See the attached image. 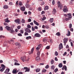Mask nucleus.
I'll return each instance as SVG.
<instances>
[{"label": "nucleus", "instance_id": "1a4fd4ad", "mask_svg": "<svg viewBox=\"0 0 74 74\" xmlns=\"http://www.w3.org/2000/svg\"><path fill=\"white\" fill-rule=\"evenodd\" d=\"M5 28L8 31H9V30L10 31V30L11 29V27L7 26H6Z\"/></svg>", "mask_w": 74, "mask_h": 74}, {"label": "nucleus", "instance_id": "2eb2a0df", "mask_svg": "<svg viewBox=\"0 0 74 74\" xmlns=\"http://www.w3.org/2000/svg\"><path fill=\"white\" fill-rule=\"evenodd\" d=\"M25 31L26 32H28V33H30V32H31V31H30V30L27 28L25 30Z\"/></svg>", "mask_w": 74, "mask_h": 74}, {"label": "nucleus", "instance_id": "a211bd4d", "mask_svg": "<svg viewBox=\"0 0 74 74\" xmlns=\"http://www.w3.org/2000/svg\"><path fill=\"white\" fill-rule=\"evenodd\" d=\"M3 8L4 9H8V5H4L3 7Z\"/></svg>", "mask_w": 74, "mask_h": 74}, {"label": "nucleus", "instance_id": "bb28decb", "mask_svg": "<svg viewBox=\"0 0 74 74\" xmlns=\"http://www.w3.org/2000/svg\"><path fill=\"white\" fill-rule=\"evenodd\" d=\"M56 35L58 36H60V33L59 32H57L56 34Z\"/></svg>", "mask_w": 74, "mask_h": 74}, {"label": "nucleus", "instance_id": "4be33fe9", "mask_svg": "<svg viewBox=\"0 0 74 74\" xmlns=\"http://www.w3.org/2000/svg\"><path fill=\"white\" fill-rule=\"evenodd\" d=\"M15 45H18L19 47H21V44L18 42H16L15 43Z\"/></svg>", "mask_w": 74, "mask_h": 74}, {"label": "nucleus", "instance_id": "aec40b11", "mask_svg": "<svg viewBox=\"0 0 74 74\" xmlns=\"http://www.w3.org/2000/svg\"><path fill=\"white\" fill-rule=\"evenodd\" d=\"M70 34H71V33H70V31H69L68 32V33H67L66 34V36H70Z\"/></svg>", "mask_w": 74, "mask_h": 74}, {"label": "nucleus", "instance_id": "49530a36", "mask_svg": "<svg viewBox=\"0 0 74 74\" xmlns=\"http://www.w3.org/2000/svg\"><path fill=\"white\" fill-rule=\"evenodd\" d=\"M23 30H20V33L21 34H23Z\"/></svg>", "mask_w": 74, "mask_h": 74}, {"label": "nucleus", "instance_id": "864d4df0", "mask_svg": "<svg viewBox=\"0 0 74 74\" xmlns=\"http://www.w3.org/2000/svg\"><path fill=\"white\" fill-rule=\"evenodd\" d=\"M9 5H13V3H12V2H10L9 3Z\"/></svg>", "mask_w": 74, "mask_h": 74}, {"label": "nucleus", "instance_id": "774afa93", "mask_svg": "<svg viewBox=\"0 0 74 74\" xmlns=\"http://www.w3.org/2000/svg\"><path fill=\"white\" fill-rule=\"evenodd\" d=\"M18 74H23L21 72H19L18 73Z\"/></svg>", "mask_w": 74, "mask_h": 74}, {"label": "nucleus", "instance_id": "a878e982", "mask_svg": "<svg viewBox=\"0 0 74 74\" xmlns=\"http://www.w3.org/2000/svg\"><path fill=\"white\" fill-rule=\"evenodd\" d=\"M52 12H53V14H55V13H56V10L55 9H53V10Z\"/></svg>", "mask_w": 74, "mask_h": 74}, {"label": "nucleus", "instance_id": "3c124183", "mask_svg": "<svg viewBox=\"0 0 74 74\" xmlns=\"http://www.w3.org/2000/svg\"><path fill=\"white\" fill-rule=\"evenodd\" d=\"M32 31H35V28L33 27V26H32Z\"/></svg>", "mask_w": 74, "mask_h": 74}, {"label": "nucleus", "instance_id": "423d86ee", "mask_svg": "<svg viewBox=\"0 0 74 74\" xmlns=\"http://www.w3.org/2000/svg\"><path fill=\"white\" fill-rule=\"evenodd\" d=\"M34 37H40L41 35L38 33H36L34 35Z\"/></svg>", "mask_w": 74, "mask_h": 74}, {"label": "nucleus", "instance_id": "ea45409f", "mask_svg": "<svg viewBox=\"0 0 74 74\" xmlns=\"http://www.w3.org/2000/svg\"><path fill=\"white\" fill-rule=\"evenodd\" d=\"M14 65L19 66V65H20V64L17 62H15Z\"/></svg>", "mask_w": 74, "mask_h": 74}, {"label": "nucleus", "instance_id": "9d476101", "mask_svg": "<svg viewBox=\"0 0 74 74\" xmlns=\"http://www.w3.org/2000/svg\"><path fill=\"white\" fill-rule=\"evenodd\" d=\"M36 61L38 62V61H40V56H37V57L36 58Z\"/></svg>", "mask_w": 74, "mask_h": 74}, {"label": "nucleus", "instance_id": "37998d69", "mask_svg": "<svg viewBox=\"0 0 74 74\" xmlns=\"http://www.w3.org/2000/svg\"><path fill=\"white\" fill-rule=\"evenodd\" d=\"M51 69H52L53 70H54V69H55V66L53 65H52L51 66Z\"/></svg>", "mask_w": 74, "mask_h": 74}, {"label": "nucleus", "instance_id": "e2e57ef3", "mask_svg": "<svg viewBox=\"0 0 74 74\" xmlns=\"http://www.w3.org/2000/svg\"><path fill=\"white\" fill-rule=\"evenodd\" d=\"M29 58H28V59L27 60H25V62H28V61H29Z\"/></svg>", "mask_w": 74, "mask_h": 74}, {"label": "nucleus", "instance_id": "e433bc0d", "mask_svg": "<svg viewBox=\"0 0 74 74\" xmlns=\"http://www.w3.org/2000/svg\"><path fill=\"white\" fill-rule=\"evenodd\" d=\"M5 70V68H2L0 69V71L1 72H3Z\"/></svg>", "mask_w": 74, "mask_h": 74}, {"label": "nucleus", "instance_id": "cd10ccee", "mask_svg": "<svg viewBox=\"0 0 74 74\" xmlns=\"http://www.w3.org/2000/svg\"><path fill=\"white\" fill-rule=\"evenodd\" d=\"M40 71V69H37L36 70V73H38V72H39Z\"/></svg>", "mask_w": 74, "mask_h": 74}, {"label": "nucleus", "instance_id": "7ed1b4c3", "mask_svg": "<svg viewBox=\"0 0 74 74\" xmlns=\"http://www.w3.org/2000/svg\"><path fill=\"white\" fill-rule=\"evenodd\" d=\"M63 10V11H64V12H68V11H69L67 8V6H64V9Z\"/></svg>", "mask_w": 74, "mask_h": 74}, {"label": "nucleus", "instance_id": "473e14b6", "mask_svg": "<svg viewBox=\"0 0 74 74\" xmlns=\"http://www.w3.org/2000/svg\"><path fill=\"white\" fill-rule=\"evenodd\" d=\"M1 67L3 68L2 69H5V65L3 64H2L1 65Z\"/></svg>", "mask_w": 74, "mask_h": 74}, {"label": "nucleus", "instance_id": "a19ab883", "mask_svg": "<svg viewBox=\"0 0 74 74\" xmlns=\"http://www.w3.org/2000/svg\"><path fill=\"white\" fill-rule=\"evenodd\" d=\"M72 27V24H69V28L70 29H71Z\"/></svg>", "mask_w": 74, "mask_h": 74}, {"label": "nucleus", "instance_id": "c03bdc74", "mask_svg": "<svg viewBox=\"0 0 74 74\" xmlns=\"http://www.w3.org/2000/svg\"><path fill=\"white\" fill-rule=\"evenodd\" d=\"M47 39L46 38H44L43 40V42H46V41H47Z\"/></svg>", "mask_w": 74, "mask_h": 74}, {"label": "nucleus", "instance_id": "ddd939ff", "mask_svg": "<svg viewBox=\"0 0 74 74\" xmlns=\"http://www.w3.org/2000/svg\"><path fill=\"white\" fill-rule=\"evenodd\" d=\"M15 22H16V23H18V24L20 23V20L19 19H18L17 20H15L14 21Z\"/></svg>", "mask_w": 74, "mask_h": 74}, {"label": "nucleus", "instance_id": "c85d7f7f", "mask_svg": "<svg viewBox=\"0 0 74 74\" xmlns=\"http://www.w3.org/2000/svg\"><path fill=\"white\" fill-rule=\"evenodd\" d=\"M21 23H25V21L24 19H22Z\"/></svg>", "mask_w": 74, "mask_h": 74}, {"label": "nucleus", "instance_id": "c9c22d12", "mask_svg": "<svg viewBox=\"0 0 74 74\" xmlns=\"http://www.w3.org/2000/svg\"><path fill=\"white\" fill-rule=\"evenodd\" d=\"M58 71V68L54 70V72L55 73H56Z\"/></svg>", "mask_w": 74, "mask_h": 74}, {"label": "nucleus", "instance_id": "79ce46f5", "mask_svg": "<svg viewBox=\"0 0 74 74\" xmlns=\"http://www.w3.org/2000/svg\"><path fill=\"white\" fill-rule=\"evenodd\" d=\"M49 8L48 6H46L45 7V10H48Z\"/></svg>", "mask_w": 74, "mask_h": 74}, {"label": "nucleus", "instance_id": "f03ea898", "mask_svg": "<svg viewBox=\"0 0 74 74\" xmlns=\"http://www.w3.org/2000/svg\"><path fill=\"white\" fill-rule=\"evenodd\" d=\"M58 7H60V9H62L63 8V5L62 4H60V3L59 1L58 2Z\"/></svg>", "mask_w": 74, "mask_h": 74}, {"label": "nucleus", "instance_id": "13d9d810", "mask_svg": "<svg viewBox=\"0 0 74 74\" xmlns=\"http://www.w3.org/2000/svg\"><path fill=\"white\" fill-rule=\"evenodd\" d=\"M15 38H13L10 40V41L13 42V41H14V40H15Z\"/></svg>", "mask_w": 74, "mask_h": 74}, {"label": "nucleus", "instance_id": "bf43d9fd", "mask_svg": "<svg viewBox=\"0 0 74 74\" xmlns=\"http://www.w3.org/2000/svg\"><path fill=\"white\" fill-rule=\"evenodd\" d=\"M27 27L28 28H29V29L31 28V26H30V25H27Z\"/></svg>", "mask_w": 74, "mask_h": 74}, {"label": "nucleus", "instance_id": "f8f14e48", "mask_svg": "<svg viewBox=\"0 0 74 74\" xmlns=\"http://www.w3.org/2000/svg\"><path fill=\"white\" fill-rule=\"evenodd\" d=\"M10 33H12V34H14V33H15V31L13 30L12 28H11V30H10Z\"/></svg>", "mask_w": 74, "mask_h": 74}, {"label": "nucleus", "instance_id": "a18cd8bd", "mask_svg": "<svg viewBox=\"0 0 74 74\" xmlns=\"http://www.w3.org/2000/svg\"><path fill=\"white\" fill-rule=\"evenodd\" d=\"M55 54L56 56H58V53L57 51H56L55 52Z\"/></svg>", "mask_w": 74, "mask_h": 74}, {"label": "nucleus", "instance_id": "680f3d73", "mask_svg": "<svg viewBox=\"0 0 74 74\" xmlns=\"http://www.w3.org/2000/svg\"><path fill=\"white\" fill-rule=\"evenodd\" d=\"M34 28L35 29H37H37H38V27H37V26H35Z\"/></svg>", "mask_w": 74, "mask_h": 74}, {"label": "nucleus", "instance_id": "5701e85b", "mask_svg": "<svg viewBox=\"0 0 74 74\" xmlns=\"http://www.w3.org/2000/svg\"><path fill=\"white\" fill-rule=\"evenodd\" d=\"M58 66L60 68H61L63 66V64H62V63H60L58 65Z\"/></svg>", "mask_w": 74, "mask_h": 74}, {"label": "nucleus", "instance_id": "0eeeda50", "mask_svg": "<svg viewBox=\"0 0 74 74\" xmlns=\"http://www.w3.org/2000/svg\"><path fill=\"white\" fill-rule=\"evenodd\" d=\"M26 59V56H24L23 57H22L21 58V59L22 61L23 62H25V59Z\"/></svg>", "mask_w": 74, "mask_h": 74}, {"label": "nucleus", "instance_id": "b1692460", "mask_svg": "<svg viewBox=\"0 0 74 74\" xmlns=\"http://www.w3.org/2000/svg\"><path fill=\"white\" fill-rule=\"evenodd\" d=\"M31 38L32 37L30 36L27 37L26 38V40H30V39H31Z\"/></svg>", "mask_w": 74, "mask_h": 74}, {"label": "nucleus", "instance_id": "9b49d317", "mask_svg": "<svg viewBox=\"0 0 74 74\" xmlns=\"http://www.w3.org/2000/svg\"><path fill=\"white\" fill-rule=\"evenodd\" d=\"M34 48L33 47L31 49V51H29V54H32L33 53V52L34 51Z\"/></svg>", "mask_w": 74, "mask_h": 74}, {"label": "nucleus", "instance_id": "c756f323", "mask_svg": "<svg viewBox=\"0 0 74 74\" xmlns=\"http://www.w3.org/2000/svg\"><path fill=\"white\" fill-rule=\"evenodd\" d=\"M53 18H50V22L51 23H52V22H53Z\"/></svg>", "mask_w": 74, "mask_h": 74}, {"label": "nucleus", "instance_id": "de8ad7c7", "mask_svg": "<svg viewBox=\"0 0 74 74\" xmlns=\"http://www.w3.org/2000/svg\"><path fill=\"white\" fill-rule=\"evenodd\" d=\"M49 48H50V47L49 46H47L46 47V49H49Z\"/></svg>", "mask_w": 74, "mask_h": 74}, {"label": "nucleus", "instance_id": "603ef678", "mask_svg": "<svg viewBox=\"0 0 74 74\" xmlns=\"http://www.w3.org/2000/svg\"><path fill=\"white\" fill-rule=\"evenodd\" d=\"M46 19V17H44L42 18V21H44Z\"/></svg>", "mask_w": 74, "mask_h": 74}, {"label": "nucleus", "instance_id": "2f4dec72", "mask_svg": "<svg viewBox=\"0 0 74 74\" xmlns=\"http://www.w3.org/2000/svg\"><path fill=\"white\" fill-rule=\"evenodd\" d=\"M4 46H7V42L5 41L4 43Z\"/></svg>", "mask_w": 74, "mask_h": 74}, {"label": "nucleus", "instance_id": "0e129e2a", "mask_svg": "<svg viewBox=\"0 0 74 74\" xmlns=\"http://www.w3.org/2000/svg\"><path fill=\"white\" fill-rule=\"evenodd\" d=\"M28 22H31V21H32V20H31V19L30 18H29L28 19Z\"/></svg>", "mask_w": 74, "mask_h": 74}, {"label": "nucleus", "instance_id": "7c9ffc66", "mask_svg": "<svg viewBox=\"0 0 74 74\" xmlns=\"http://www.w3.org/2000/svg\"><path fill=\"white\" fill-rule=\"evenodd\" d=\"M40 52L38 51L37 53V56H40Z\"/></svg>", "mask_w": 74, "mask_h": 74}, {"label": "nucleus", "instance_id": "6e6d98bb", "mask_svg": "<svg viewBox=\"0 0 74 74\" xmlns=\"http://www.w3.org/2000/svg\"><path fill=\"white\" fill-rule=\"evenodd\" d=\"M49 67V66L48 65H47L46 66H45V68L46 69H48Z\"/></svg>", "mask_w": 74, "mask_h": 74}, {"label": "nucleus", "instance_id": "4d7b16f0", "mask_svg": "<svg viewBox=\"0 0 74 74\" xmlns=\"http://www.w3.org/2000/svg\"><path fill=\"white\" fill-rule=\"evenodd\" d=\"M55 1L54 0H53V2H52V4H53V5H54V4H55Z\"/></svg>", "mask_w": 74, "mask_h": 74}, {"label": "nucleus", "instance_id": "4c0bfd02", "mask_svg": "<svg viewBox=\"0 0 74 74\" xmlns=\"http://www.w3.org/2000/svg\"><path fill=\"white\" fill-rule=\"evenodd\" d=\"M18 4L19 5L21 6L22 5V3L21 1L19 2H18Z\"/></svg>", "mask_w": 74, "mask_h": 74}, {"label": "nucleus", "instance_id": "58836bf2", "mask_svg": "<svg viewBox=\"0 0 74 74\" xmlns=\"http://www.w3.org/2000/svg\"><path fill=\"white\" fill-rule=\"evenodd\" d=\"M25 36H28L29 35V34H28V33L25 32V33L24 34Z\"/></svg>", "mask_w": 74, "mask_h": 74}, {"label": "nucleus", "instance_id": "5fc2aeb1", "mask_svg": "<svg viewBox=\"0 0 74 74\" xmlns=\"http://www.w3.org/2000/svg\"><path fill=\"white\" fill-rule=\"evenodd\" d=\"M45 27L46 28V29H49V26L48 25H46L45 26Z\"/></svg>", "mask_w": 74, "mask_h": 74}, {"label": "nucleus", "instance_id": "393cba45", "mask_svg": "<svg viewBox=\"0 0 74 74\" xmlns=\"http://www.w3.org/2000/svg\"><path fill=\"white\" fill-rule=\"evenodd\" d=\"M12 73L13 74H16V70L14 69L12 71Z\"/></svg>", "mask_w": 74, "mask_h": 74}, {"label": "nucleus", "instance_id": "f704fd0d", "mask_svg": "<svg viewBox=\"0 0 74 74\" xmlns=\"http://www.w3.org/2000/svg\"><path fill=\"white\" fill-rule=\"evenodd\" d=\"M54 63V61L53 60H52L51 61V64H53Z\"/></svg>", "mask_w": 74, "mask_h": 74}, {"label": "nucleus", "instance_id": "dca6fc26", "mask_svg": "<svg viewBox=\"0 0 74 74\" xmlns=\"http://www.w3.org/2000/svg\"><path fill=\"white\" fill-rule=\"evenodd\" d=\"M10 71V69H6L5 71L4 72V73L6 74L8 73Z\"/></svg>", "mask_w": 74, "mask_h": 74}, {"label": "nucleus", "instance_id": "20e7f679", "mask_svg": "<svg viewBox=\"0 0 74 74\" xmlns=\"http://www.w3.org/2000/svg\"><path fill=\"white\" fill-rule=\"evenodd\" d=\"M24 69L26 70L25 71V72H29L30 71V68H28L27 67H24Z\"/></svg>", "mask_w": 74, "mask_h": 74}, {"label": "nucleus", "instance_id": "6ab92c4d", "mask_svg": "<svg viewBox=\"0 0 74 74\" xmlns=\"http://www.w3.org/2000/svg\"><path fill=\"white\" fill-rule=\"evenodd\" d=\"M21 10L22 11H25V7H23L21 8Z\"/></svg>", "mask_w": 74, "mask_h": 74}, {"label": "nucleus", "instance_id": "39448f33", "mask_svg": "<svg viewBox=\"0 0 74 74\" xmlns=\"http://www.w3.org/2000/svg\"><path fill=\"white\" fill-rule=\"evenodd\" d=\"M67 41H68V38H64V39L63 41L64 43V45H66V44L67 42Z\"/></svg>", "mask_w": 74, "mask_h": 74}, {"label": "nucleus", "instance_id": "4468645a", "mask_svg": "<svg viewBox=\"0 0 74 74\" xmlns=\"http://www.w3.org/2000/svg\"><path fill=\"white\" fill-rule=\"evenodd\" d=\"M5 22L8 23V22H10V21L8 20V18H7L6 19H5Z\"/></svg>", "mask_w": 74, "mask_h": 74}, {"label": "nucleus", "instance_id": "412c9836", "mask_svg": "<svg viewBox=\"0 0 74 74\" xmlns=\"http://www.w3.org/2000/svg\"><path fill=\"white\" fill-rule=\"evenodd\" d=\"M26 8H29L30 7V5L29 4H26L25 5Z\"/></svg>", "mask_w": 74, "mask_h": 74}, {"label": "nucleus", "instance_id": "8fccbe9b", "mask_svg": "<svg viewBox=\"0 0 74 74\" xmlns=\"http://www.w3.org/2000/svg\"><path fill=\"white\" fill-rule=\"evenodd\" d=\"M46 71H47V70L46 69H43L42 71V72H43V73H45Z\"/></svg>", "mask_w": 74, "mask_h": 74}, {"label": "nucleus", "instance_id": "f257e3e1", "mask_svg": "<svg viewBox=\"0 0 74 74\" xmlns=\"http://www.w3.org/2000/svg\"><path fill=\"white\" fill-rule=\"evenodd\" d=\"M67 15L68 16V18H66L65 19V20L66 21H69V20H70L71 18H72V16H71V13H68L67 14Z\"/></svg>", "mask_w": 74, "mask_h": 74}, {"label": "nucleus", "instance_id": "f3484780", "mask_svg": "<svg viewBox=\"0 0 74 74\" xmlns=\"http://www.w3.org/2000/svg\"><path fill=\"white\" fill-rule=\"evenodd\" d=\"M41 47V45H39L36 48V50H38V51H39V49Z\"/></svg>", "mask_w": 74, "mask_h": 74}, {"label": "nucleus", "instance_id": "69168bd1", "mask_svg": "<svg viewBox=\"0 0 74 74\" xmlns=\"http://www.w3.org/2000/svg\"><path fill=\"white\" fill-rule=\"evenodd\" d=\"M0 30L2 31L3 30V27H0Z\"/></svg>", "mask_w": 74, "mask_h": 74}, {"label": "nucleus", "instance_id": "09e8293b", "mask_svg": "<svg viewBox=\"0 0 74 74\" xmlns=\"http://www.w3.org/2000/svg\"><path fill=\"white\" fill-rule=\"evenodd\" d=\"M18 36H20V37L22 36V35L21 34V33L18 34Z\"/></svg>", "mask_w": 74, "mask_h": 74}, {"label": "nucleus", "instance_id": "052dcab7", "mask_svg": "<svg viewBox=\"0 0 74 74\" xmlns=\"http://www.w3.org/2000/svg\"><path fill=\"white\" fill-rule=\"evenodd\" d=\"M38 11H41V7L38 8Z\"/></svg>", "mask_w": 74, "mask_h": 74}, {"label": "nucleus", "instance_id": "72a5a7b5", "mask_svg": "<svg viewBox=\"0 0 74 74\" xmlns=\"http://www.w3.org/2000/svg\"><path fill=\"white\" fill-rule=\"evenodd\" d=\"M64 68L65 70V71H67V67L66 66L64 65Z\"/></svg>", "mask_w": 74, "mask_h": 74}, {"label": "nucleus", "instance_id": "338daca9", "mask_svg": "<svg viewBox=\"0 0 74 74\" xmlns=\"http://www.w3.org/2000/svg\"><path fill=\"white\" fill-rule=\"evenodd\" d=\"M34 24H36L37 23V21L35 20L34 21Z\"/></svg>", "mask_w": 74, "mask_h": 74}, {"label": "nucleus", "instance_id": "6e6552de", "mask_svg": "<svg viewBox=\"0 0 74 74\" xmlns=\"http://www.w3.org/2000/svg\"><path fill=\"white\" fill-rule=\"evenodd\" d=\"M59 48L60 50L61 49H62L63 47V45H62V43L60 44L59 45Z\"/></svg>", "mask_w": 74, "mask_h": 74}]
</instances>
